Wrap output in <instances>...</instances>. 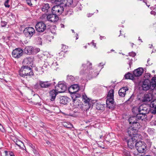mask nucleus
I'll list each match as a JSON object with an SVG mask.
<instances>
[{"label": "nucleus", "mask_w": 156, "mask_h": 156, "mask_svg": "<svg viewBox=\"0 0 156 156\" xmlns=\"http://www.w3.org/2000/svg\"><path fill=\"white\" fill-rule=\"evenodd\" d=\"M142 119L140 118L137 117V116L130 117L129 119V124H131V127L138 131L140 127L139 122L140 120L143 121Z\"/></svg>", "instance_id": "nucleus-1"}, {"label": "nucleus", "mask_w": 156, "mask_h": 156, "mask_svg": "<svg viewBox=\"0 0 156 156\" xmlns=\"http://www.w3.org/2000/svg\"><path fill=\"white\" fill-rule=\"evenodd\" d=\"M20 75L23 77L26 76H31L33 75V73L31 68L28 66H23L19 71Z\"/></svg>", "instance_id": "nucleus-2"}, {"label": "nucleus", "mask_w": 156, "mask_h": 156, "mask_svg": "<svg viewBox=\"0 0 156 156\" xmlns=\"http://www.w3.org/2000/svg\"><path fill=\"white\" fill-rule=\"evenodd\" d=\"M147 110V109L146 108L142 106H140L138 109L139 113L136 115L137 117L142 119V120L144 121H149V119L147 117L148 116L146 114Z\"/></svg>", "instance_id": "nucleus-3"}, {"label": "nucleus", "mask_w": 156, "mask_h": 156, "mask_svg": "<svg viewBox=\"0 0 156 156\" xmlns=\"http://www.w3.org/2000/svg\"><path fill=\"white\" fill-rule=\"evenodd\" d=\"M23 33L27 38L30 39L35 34V31L34 27H28L24 29Z\"/></svg>", "instance_id": "nucleus-4"}, {"label": "nucleus", "mask_w": 156, "mask_h": 156, "mask_svg": "<svg viewBox=\"0 0 156 156\" xmlns=\"http://www.w3.org/2000/svg\"><path fill=\"white\" fill-rule=\"evenodd\" d=\"M82 98L85 104L83 107L84 110L87 111L90 108L92 107L93 105L92 101L88 98L86 95H83Z\"/></svg>", "instance_id": "nucleus-5"}, {"label": "nucleus", "mask_w": 156, "mask_h": 156, "mask_svg": "<svg viewBox=\"0 0 156 156\" xmlns=\"http://www.w3.org/2000/svg\"><path fill=\"white\" fill-rule=\"evenodd\" d=\"M136 148L139 153L144 152L146 149V145L144 142L139 141L136 143Z\"/></svg>", "instance_id": "nucleus-6"}, {"label": "nucleus", "mask_w": 156, "mask_h": 156, "mask_svg": "<svg viewBox=\"0 0 156 156\" xmlns=\"http://www.w3.org/2000/svg\"><path fill=\"white\" fill-rule=\"evenodd\" d=\"M55 90L58 93L64 92L67 89V87L65 83L63 82H58V86H55Z\"/></svg>", "instance_id": "nucleus-7"}, {"label": "nucleus", "mask_w": 156, "mask_h": 156, "mask_svg": "<svg viewBox=\"0 0 156 156\" xmlns=\"http://www.w3.org/2000/svg\"><path fill=\"white\" fill-rule=\"evenodd\" d=\"M63 10V6L61 5V4L54 6L52 9V13L57 15L61 14Z\"/></svg>", "instance_id": "nucleus-8"}, {"label": "nucleus", "mask_w": 156, "mask_h": 156, "mask_svg": "<svg viewBox=\"0 0 156 156\" xmlns=\"http://www.w3.org/2000/svg\"><path fill=\"white\" fill-rule=\"evenodd\" d=\"M36 30L39 32H43L46 29V26L44 23L42 22L37 23L36 26Z\"/></svg>", "instance_id": "nucleus-9"}, {"label": "nucleus", "mask_w": 156, "mask_h": 156, "mask_svg": "<svg viewBox=\"0 0 156 156\" xmlns=\"http://www.w3.org/2000/svg\"><path fill=\"white\" fill-rule=\"evenodd\" d=\"M23 50L20 48H17L13 50L12 52V55L13 57L19 58L23 55Z\"/></svg>", "instance_id": "nucleus-10"}, {"label": "nucleus", "mask_w": 156, "mask_h": 156, "mask_svg": "<svg viewBox=\"0 0 156 156\" xmlns=\"http://www.w3.org/2000/svg\"><path fill=\"white\" fill-rule=\"evenodd\" d=\"M151 84L149 79H145L143 82L142 87L144 90H148L151 87Z\"/></svg>", "instance_id": "nucleus-11"}, {"label": "nucleus", "mask_w": 156, "mask_h": 156, "mask_svg": "<svg viewBox=\"0 0 156 156\" xmlns=\"http://www.w3.org/2000/svg\"><path fill=\"white\" fill-rule=\"evenodd\" d=\"M138 131L131 127H129L127 129V133L130 136L135 138L138 134L137 133Z\"/></svg>", "instance_id": "nucleus-12"}, {"label": "nucleus", "mask_w": 156, "mask_h": 156, "mask_svg": "<svg viewBox=\"0 0 156 156\" xmlns=\"http://www.w3.org/2000/svg\"><path fill=\"white\" fill-rule=\"evenodd\" d=\"M38 84L41 87L44 88H48L51 85V84L48 81H39L38 83H37L35 85V87L37 88Z\"/></svg>", "instance_id": "nucleus-13"}, {"label": "nucleus", "mask_w": 156, "mask_h": 156, "mask_svg": "<svg viewBox=\"0 0 156 156\" xmlns=\"http://www.w3.org/2000/svg\"><path fill=\"white\" fill-rule=\"evenodd\" d=\"M152 96L151 94H146L141 98V101L143 102H148L152 99Z\"/></svg>", "instance_id": "nucleus-14"}, {"label": "nucleus", "mask_w": 156, "mask_h": 156, "mask_svg": "<svg viewBox=\"0 0 156 156\" xmlns=\"http://www.w3.org/2000/svg\"><path fill=\"white\" fill-rule=\"evenodd\" d=\"M136 139L133 137H131L127 141L128 146L131 149L133 148L135 145H136Z\"/></svg>", "instance_id": "nucleus-15"}, {"label": "nucleus", "mask_w": 156, "mask_h": 156, "mask_svg": "<svg viewBox=\"0 0 156 156\" xmlns=\"http://www.w3.org/2000/svg\"><path fill=\"white\" fill-rule=\"evenodd\" d=\"M47 18L48 20L53 22H57L58 19L57 15L53 13L48 15Z\"/></svg>", "instance_id": "nucleus-16"}, {"label": "nucleus", "mask_w": 156, "mask_h": 156, "mask_svg": "<svg viewBox=\"0 0 156 156\" xmlns=\"http://www.w3.org/2000/svg\"><path fill=\"white\" fill-rule=\"evenodd\" d=\"M92 68L91 64L88 62L86 64H83L81 67V70L80 71L81 74H83L84 73V70H86L87 69H90Z\"/></svg>", "instance_id": "nucleus-17"}, {"label": "nucleus", "mask_w": 156, "mask_h": 156, "mask_svg": "<svg viewBox=\"0 0 156 156\" xmlns=\"http://www.w3.org/2000/svg\"><path fill=\"white\" fill-rule=\"evenodd\" d=\"M33 59L30 57H27L25 58L23 62V65L28 66H31L33 65Z\"/></svg>", "instance_id": "nucleus-18"}, {"label": "nucleus", "mask_w": 156, "mask_h": 156, "mask_svg": "<svg viewBox=\"0 0 156 156\" xmlns=\"http://www.w3.org/2000/svg\"><path fill=\"white\" fill-rule=\"evenodd\" d=\"M106 103L107 107L110 109L114 108L115 106L114 101V99H107Z\"/></svg>", "instance_id": "nucleus-19"}, {"label": "nucleus", "mask_w": 156, "mask_h": 156, "mask_svg": "<svg viewBox=\"0 0 156 156\" xmlns=\"http://www.w3.org/2000/svg\"><path fill=\"white\" fill-rule=\"evenodd\" d=\"M58 93L56 90H53L49 92V96L51 101H53L55 100L56 96Z\"/></svg>", "instance_id": "nucleus-20"}, {"label": "nucleus", "mask_w": 156, "mask_h": 156, "mask_svg": "<svg viewBox=\"0 0 156 156\" xmlns=\"http://www.w3.org/2000/svg\"><path fill=\"white\" fill-rule=\"evenodd\" d=\"M143 71V69L142 68H139L134 70L133 74L135 76H139L142 75Z\"/></svg>", "instance_id": "nucleus-21"}, {"label": "nucleus", "mask_w": 156, "mask_h": 156, "mask_svg": "<svg viewBox=\"0 0 156 156\" xmlns=\"http://www.w3.org/2000/svg\"><path fill=\"white\" fill-rule=\"evenodd\" d=\"M33 50L34 48L32 46H27L24 49V52L26 54L30 55L33 53Z\"/></svg>", "instance_id": "nucleus-22"}, {"label": "nucleus", "mask_w": 156, "mask_h": 156, "mask_svg": "<svg viewBox=\"0 0 156 156\" xmlns=\"http://www.w3.org/2000/svg\"><path fill=\"white\" fill-rule=\"evenodd\" d=\"M128 90L127 87H123L120 89L119 91V95L121 97H124L126 94V92Z\"/></svg>", "instance_id": "nucleus-23"}, {"label": "nucleus", "mask_w": 156, "mask_h": 156, "mask_svg": "<svg viewBox=\"0 0 156 156\" xmlns=\"http://www.w3.org/2000/svg\"><path fill=\"white\" fill-rule=\"evenodd\" d=\"M60 103L65 105L67 103L69 98L67 96H61L60 97Z\"/></svg>", "instance_id": "nucleus-24"}, {"label": "nucleus", "mask_w": 156, "mask_h": 156, "mask_svg": "<svg viewBox=\"0 0 156 156\" xmlns=\"http://www.w3.org/2000/svg\"><path fill=\"white\" fill-rule=\"evenodd\" d=\"M70 89L73 90V93H76L80 89V87L78 85L75 84L71 86L70 87Z\"/></svg>", "instance_id": "nucleus-25"}, {"label": "nucleus", "mask_w": 156, "mask_h": 156, "mask_svg": "<svg viewBox=\"0 0 156 156\" xmlns=\"http://www.w3.org/2000/svg\"><path fill=\"white\" fill-rule=\"evenodd\" d=\"M151 107L154 108L152 113L154 114L156 113V101H152L150 105Z\"/></svg>", "instance_id": "nucleus-26"}, {"label": "nucleus", "mask_w": 156, "mask_h": 156, "mask_svg": "<svg viewBox=\"0 0 156 156\" xmlns=\"http://www.w3.org/2000/svg\"><path fill=\"white\" fill-rule=\"evenodd\" d=\"M114 90L111 89L108 91L107 96V99H110L111 98L114 99Z\"/></svg>", "instance_id": "nucleus-27"}, {"label": "nucleus", "mask_w": 156, "mask_h": 156, "mask_svg": "<svg viewBox=\"0 0 156 156\" xmlns=\"http://www.w3.org/2000/svg\"><path fill=\"white\" fill-rule=\"evenodd\" d=\"M50 6L48 4H44L43 5L41 9L43 12H47Z\"/></svg>", "instance_id": "nucleus-28"}, {"label": "nucleus", "mask_w": 156, "mask_h": 156, "mask_svg": "<svg viewBox=\"0 0 156 156\" xmlns=\"http://www.w3.org/2000/svg\"><path fill=\"white\" fill-rule=\"evenodd\" d=\"M105 105L102 104L100 103H97L96 108L98 110H103L104 109Z\"/></svg>", "instance_id": "nucleus-29"}, {"label": "nucleus", "mask_w": 156, "mask_h": 156, "mask_svg": "<svg viewBox=\"0 0 156 156\" xmlns=\"http://www.w3.org/2000/svg\"><path fill=\"white\" fill-rule=\"evenodd\" d=\"M62 2L65 5L69 6L73 3V0H61Z\"/></svg>", "instance_id": "nucleus-30"}, {"label": "nucleus", "mask_w": 156, "mask_h": 156, "mask_svg": "<svg viewBox=\"0 0 156 156\" xmlns=\"http://www.w3.org/2000/svg\"><path fill=\"white\" fill-rule=\"evenodd\" d=\"M125 77L126 79L133 80L134 78L133 74L129 73L126 74L125 75Z\"/></svg>", "instance_id": "nucleus-31"}, {"label": "nucleus", "mask_w": 156, "mask_h": 156, "mask_svg": "<svg viewBox=\"0 0 156 156\" xmlns=\"http://www.w3.org/2000/svg\"><path fill=\"white\" fill-rule=\"evenodd\" d=\"M151 84L153 88L155 87L156 86V77H153L151 79Z\"/></svg>", "instance_id": "nucleus-32"}, {"label": "nucleus", "mask_w": 156, "mask_h": 156, "mask_svg": "<svg viewBox=\"0 0 156 156\" xmlns=\"http://www.w3.org/2000/svg\"><path fill=\"white\" fill-rule=\"evenodd\" d=\"M63 125L66 127L71 128L73 127V126L70 123L64 122Z\"/></svg>", "instance_id": "nucleus-33"}, {"label": "nucleus", "mask_w": 156, "mask_h": 156, "mask_svg": "<svg viewBox=\"0 0 156 156\" xmlns=\"http://www.w3.org/2000/svg\"><path fill=\"white\" fill-rule=\"evenodd\" d=\"M147 132L149 134L151 135H153L155 133L154 129L148 128Z\"/></svg>", "instance_id": "nucleus-34"}, {"label": "nucleus", "mask_w": 156, "mask_h": 156, "mask_svg": "<svg viewBox=\"0 0 156 156\" xmlns=\"http://www.w3.org/2000/svg\"><path fill=\"white\" fill-rule=\"evenodd\" d=\"M73 105L75 106V108H77L80 105V102L79 101L73 100Z\"/></svg>", "instance_id": "nucleus-35"}, {"label": "nucleus", "mask_w": 156, "mask_h": 156, "mask_svg": "<svg viewBox=\"0 0 156 156\" xmlns=\"http://www.w3.org/2000/svg\"><path fill=\"white\" fill-rule=\"evenodd\" d=\"M124 156H130V154L129 151L126 150H124L123 152Z\"/></svg>", "instance_id": "nucleus-36"}, {"label": "nucleus", "mask_w": 156, "mask_h": 156, "mask_svg": "<svg viewBox=\"0 0 156 156\" xmlns=\"http://www.w3.org/2000/svg\"><path fill=\"white\" fill-rule=\"evenodd\" d=\"M7 23L4 21H2L1 23V25L2 27H4L6 26Z\"/></svg>", "instance_id": "nucleus-37"}, {"label": "nucleus", "mask_w": 156, "mask_h": 156, "mask_svg": "<svg viewBox=\"0 0 156 156\" xmlns=\"http://www.w3.org/2000/svg\"><path fill=\"white\" fill-rule=\"evenodd\" d=\"M126 60H128L127 63L129 65L130 67V66L132 64V62L133 61L132 58L130 59L129 58H127Z\"/></svg>", "instance_id": "nucleus-38"}, {"label": "nucleus", "mask_w": 156, "mask_h": 156, "mask_svg": "<svg viewBox=\"0 0 156 156\" xmlns=\"http://www.w3.org/2000/svg\"><path fill=\"white\" fill-rule=\"evenodd\" d=\"M9 0H6L4 2V5L6 7L9 8L10 5L8 4Z\"/></svg>", "instance_id": "nucleus-39"}, {"label": "nucleus", "mask_w": 156, "mask_h": 156, "mask_svg": "<svg viewBox=\"0 0 156 156\" xmlns=\"http://www.w3.org/2000/svg\"><path fill=\"white\" fill-rule=\"evenodd\" d=\"M151 74L149 73L146 74L144 76V78L145 79H149L151 77Z\"/></svg>", "instance_id": "nucleus-40"}, {"label": "nucleus", "mask_w": 156, "mask_h": 156, "mask_svg": "<svg viewBox=\"0 0 156 156\" xmlns=\"http://www.w3.org/2000/svg\"><path fill=\"white\" fill-rule=\"evenodd\" d=\"M45 68L46 67L44 66H43L41 67H40L39 69V71L41 72H42L41 73V74L43 73L44 72V71L43 70V69H44V68Z\"/></svg>", "instance_id": "nucleus-41"}, {"label": "nucleus", "mask_w": 156, "mask_h": 156, "mask_svg": "<svg viewBox=\"0 0 156 156\" xmlns=\"http://www.w3.org/2000/svg\"><path fill=\"white\" fill-rule=\"evenodd\" d=\"M60 1L62 2L61 0H51V2L52 3L56 4L58 3V2H59Z\"/></svg>", "instance_id": "nucleus-42"}, {"label": "nucleus", "mask_w": 156, "mask_h": 156, "mask_svg": "<svg viewBox=\"0 0 156 156\" xmlns=\"http://www.w3.org/2000/svg\"><path fill=\"white\" fill-rule=\"evenodd\" d=\"M27 3L28 5L30 6H32V4L31 3V1L30 0H26Z\"/></svg>", "instance_id": "nucleus-43"}, {"label": "nucleus", "mask_w": 156, "mask_h": 156, "mask_svg": "<svg viewBox=\"0 0 156 156\" xmlns=\"http://www.w3.org/2000/svg\"><path fill=\"white\" fill-rule=\"evenodd\" d=\"M129 55L131 56L134 57L136 55V54L134 52H132L129 53Z\"/></svg>", "instance_id": "nucleus-44"}, {"label": "nucleus", "mask_w": 156, "mask_h": 156, "mask_svg": "<svg viewBox=\"0 0 156 156\" xmlns=\"http://www.w3.org/2000/svg\"><path fill=\"white\" fill-rule=\"evenodd\" d=\"M150 124L152 126H156V121L152 120L150 122Z\"/></svg>", "instance_id": "nucleus-45"}, {"label": "nucleus", "mask_w": 156, "mask_h": 156, "mask_svg": "<svg viewBox=\"0 0 156 156\" xmlns=\"http://www.w3.org/2000/svg\"><path fill=\"white\" fill-rule=\"evenodd\" d=\"M92 76L93 77H94L97 76L98 74L99 73L98 72H96V73H92Z\"/></svg>", "instance_id": "nucleus-46"}, {"label": "nucleus", "mask_w": 156, "mask_h": 156, "mask_svg": "<svg viewBox=\"0 0 156 156\" xmlns=\"http://www.w3.org/2000/svg\"><path fill=\"white\" fill-rule=\"evenodd\" d=\"M40 51V49L39 48H35V49H34V50L33 51V53H34V52L37 53L39 52Z\"/></svg>", "instance_id": "nucleus-47"}, {"label": "nucleus", "mask_w": 156, "mask_h": 156, "mask_svg": "<svg viewBox=\"0 0 156 156\" xmlns=\"http://www.w3.org/2000/svg\"><path fill=\"white\" fill-rule=\"evenodd\" d=\"M104 65L105 64H103L102 63H100L99 64V65L98 66V67H99L100 69H101L103 67Z\"/></svg>", "instance_id": "nucleus-48"}, {"label": "nucleus", "mask_w": 156, "mask_h": 156, "mask_svg": "<svg viewBox=\"0 0 156 156\" xmlns=\"http://www.w3.org/2000/svg\"><path fill=\"white\" fill-rule=\"evenodd\" d=\"M68 48V46L64 45H62V51H63V50H65L66 49H67Z\"/></svg>", "instance_id": "nucleus-49"}, {"label": "nucleus", "mask_w": 156, "mask_h": 156, "mask_svg": "<svg viewBox=\"0 0 156 156\" xmlns=\"http://www.w3.org/2000/svg\"><path fill=\"white\" fill-rule=\"evenodd\" d=\"M68 79H70L71 80L73 81L74 80V77L72 76H70L68 77Z\"/></svg>", "instance_id": "nucleus-50"}, {"label": "nucleus", "mask_w": 156, "mask_h": 156, "mask_svg": "<svg viewBox=\"0 0 156 156\" xmlns=\"http://www.w3.org/2000/svg\"><path fill=\"white\" fill-rule=\"evenodd\" d=\"M9 154L10 156H15L13 153L11 151L9 152Z\"/></svg>", "instance_id": "nucleus-51"}, {"label": "nucleus", "mask_w": 156, "mask_h": 156, "mask_svg": "<svg viewBox=\"0 0 156 156\" xmlns=\"http://www.w3.org/2000/svg\"><path fill=\"white\" fill-rule=\"evenodd\" d=\"M72 11H71L70 10H69L67 12L66 15H69L72 14Z\"/></svg>", "instance_id": "nucleus-52"}, {"label": "nucleus", "mask_w": 156, "mask_h": 156, "mask_svg": "<svg viewBox=\"0 0 156 156\" xmlns=\"http://www.w3.org/2000/svg\"><path fill=\"white\" fill-rule=\"evenodd\" d=\"M151 13L152 15H155L156 14V12L154 11H152L151 12Z\"/></svg>", "instance_id": "nucleus-53"}, {"label": "nucleus", "mask_w": 156, "mask_h": 156, "mask_svg": "<svg viewBox=\"0 0 156 156\" xmlns=\"http://www.w3.org/2000/svg\"><path fill=\"white\" fill-rule=\"evenodd\" d=\"M91 43L94 46V48H95L96 47V44L94 43L93 40L92 41Z\"/></svg>", "instance_id": "nucleus-54"}, {"label": "nucleus", "mask_w": 156, "mask_h": 156, "mask_svg": "<svg viewBox=\"0 0 156 156\" xmlns=\"http://www.w3.org/2000/svg\"><path fill=\"white\" fill-rule=\"evenodd\" d=\"M3 129V127L2 125L0 123V130L2 131Z\"/></svg>", "instance_id": "nucleus-55"}, {"label": "nucleus", "mask_w": 156, "mask_h": 156, "mask_svg": "<svg viewBox=\"0 0 156 156\" xmlns=\"http://www.w3.org/2000/svg\"><path fill=\"white\" fill-rule=\"evenodd\" d=\"M5 156H7L8 155V152L6 151H4Z\"/></svg>", "instance_id": "nucleus-56"}, {"label": "nucleus", "mask_w": 156, "mask_h": 156, "mask_svg": "<svg viewBox=\"0 0 156 156\" xmlns=\"http://www.w3.org/2000/svg\"><path fill=\"white\" fill-rule=\"evenodd\" d=\"M93 15V14H90V13H89L87 14V16L88 17H90L91 16Z\"/></svg>", "instance_id": "nucleus-57"}, {"label": "nucleus", "mask_w": 156, "mask_h": 156, "mask_svg": "<svg viewBox=\"0 0 156 156\" xmlns=\"http://www.w3.org/2000/svg\"><path fill=\"white\" fill-rule=\"evenodd\" d=\"M60 26L61 28H64V25L63 24H61Z\"/></svg>", "instance_id": "nucleus-58"}, {"label": "nucleus", "mask_w": 156, "mask_h": 156, "mask_svg": "<svg viewBox=\"0 0 156 156\" xmlns=\"http://www.w3.org/2000/svg\"><path fill=\"white\" fill-rule=\"evenodd\" d=\"M11 16L12 17H13V16H14V15H13V14H12V13H9V16Z\"/></svg>", "instance_id": "nucleus-59"}, {"label": "nucleus", "mask_w": 156, "mask_h": 156, "mask_svg": "<svg viewBox=\"0 0 156 156\" xmlns=\"http://www.w3.org/2000/svg\"><path fill=\"white\" fill-rule=\"evenodd\" d=\"M30 146L33 149H34V146L32 144H31V145H30Z\"/></svg>", "instance_id": "nucleus-60"}, {"label": "nucleus", "mask_w": 156, "mask_h": 156, "mask_svg": "<svg viewBox=\"0 0 156 156\" xmlns=\"http://www.w3.org/2000/svg\"><path fill=\"white\" fill-rule=\"evenodd\" d=\"M150 59L149 58H148L147 60V63L149 65H150L151 64V63L150 64L149 63V62L150 61Z\"/></svg>", "instance_id": "nucleus-61"}, {"label": "nucleus", "mask_w": 156, "mask_h": 156, "mask_svg": "<svg viewBox=\"0 0 156 156\" xmlns=\"http://www.w3.org/2000/svg\"><path fill=\"white\" fill-rule=\"evenodd\" d=\"M138 40L139 41H140L141 42H142V41L141 39L140 38V37H139Z\"/></svg>", "instance_id": "nucleus-62"}, {"label": "nucleus", "mask_w": 156, "mask_h": 156, "mask_svg": "<svg viewBox=\"0 0 156 156\" xmlns=\"http://www.w3.org/2000/svg\"><path fill=\"white\" fill-rule=\"evenodd\" d=\"M104 36H100V39L101 40L102 39V38H104Z\"/></svg>", "instance_id": "nucleus-63"}, {"label": "nucleus", "mask_w": 156, "mask_h": 156, "mask_svg": "<svg viewBox=\"0 0 156 156\" xmlns=\"http://www.w3.org/2000/svg\"><path fill=\"white\" fill-rule=\"evenodd\" d=\"M150 45V48H151L153 46V45L152 44H151V45Z\"/></svg>", "instance_id": "nucleus-64"}]
</instances>
